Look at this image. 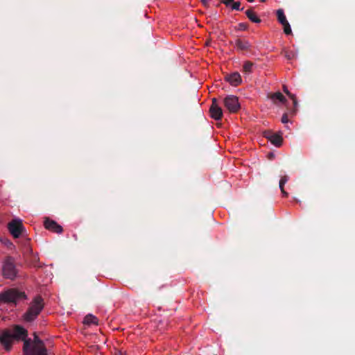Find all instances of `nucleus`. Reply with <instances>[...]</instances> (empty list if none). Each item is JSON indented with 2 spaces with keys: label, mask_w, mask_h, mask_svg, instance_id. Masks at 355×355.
I'll return each instance as SVG.
<instances>
[{
  "label": "nucleus",
  "mask_w": 355,
  "mask_h": 355,
  "mask_svg": "<svg viewBox=\"0 0 355 355\" xmlns=\"http://www.w3.org/2000/svg\"><path fill=\"white\" fill-rule=\"evenodd\" d=\"M27 331L19 325L6 329L0 332V343L7 351L10 350L14 340H24V355H46V349L44 343L35 335L33 340H25Z\"/></svg>",
  "instance_id": "f257e3e1"
},
{
  "label": "nucleus",
  "mask_w": 355,
  "mask_h": 355,
  "mask_svg": "<svg viewBox=\"0 0 355 355\" xmlns=\"http://www.w3.org/2000/svg\"><path fill=\"white\" fill-rule=\"evenodd\" d=\"M44 307L43 300L40 296H37L31 302L28 311L24 315V320L31 322L40 314Z\"/></svg>",
  "instance_id": "f03ea898"
},
{
  "label": "nucleus",
  "mask_w": 355,
  "mask_h": 355,
  "mask_svg": "<svg viewBox=\"0 0 355 355\" xmlns=\"http://www.w3.org/2000/svg\"><path fill=\"white\" fill-rule=\"evenodd\" d=\"M44 307L43 300L40 296H37L31 302L28 311L24 315V320L31 322L40 314Z\"/></svg>",
  "instance_id": "7ed1b4c3"
},
{
  "label": "nucleus",
  "mask_w": 355,
  "mask_h": 355,
  "mask_svg": "<svg viewBox=\"0 0 355 355\" xmlns=\"http://www.w3.org/2000/svg\"><path fill=\"white\" fill-rule=\"evenodd\" d=\"M26 298L24 292L15 288H10L0 293V303H15Z\"/></svg>",
  "instance_id": "20e7f679"
},
{
  "label": "nucleus",
  "mask_w": 355,
  "mask_h": 355,
  "mask_svg": "<svg viewBox=\"0 0 355 355\" xmlns=\"http://www.w3.org/2000/svg\"><path fill=\"white\" fill-rule=\"evenodd\" d=\"M3 275L7 279H13L17 275L14 261L10 257L7 258L3 264Z\"/></svg>",
  "instance_id": "39448f33"
},
{
  "label": "nucleus",
  "mask_w": 355,
  "mask_h": 355,
  "mask_svg": "<svg viewBox=\"0 0 355 355\" xmlns=\"http://www.w3.org/2000/svg\"><path fill=\"white\" fill-rule=\"evenodd\" d=\"M223 105L230 113H235L240 109L239 98L234 95H228L224 98Z\"/></svg>",
  "instance_id": "423d86ee"
},
{
  "label": "nucleus",
  "mask_w": 355,
  "mask_h": 355,
  "mask_svg": "<svg viewBox=\"0 0 355 355\" xmlns=\"http://www.w3.org/2000/svg\"><path fill=\"white\" fill-rule=\"evenodd\" d=\"M10 233L15 238H18L24 230L22 221L20 219H13L8 224Z\"/></svg>",
  "instance_id": "0eeeda50"
},
{
  "label": "nucleus",
  "mask_w": 355,
  "mask_h": 355,
  "mask_svg": "<svg viewBox=\"0 0 355 355\" xmlns=\"http://www.w3.org/2000/svg\"><path fill=\"white\" fill-rule=\"evenodd\" d=\"M210 116L212 119L218 121L222 119L223 110L216 98L212 99V103L209 108Z\"/></svg>",
  "instance_id": "6e6552de"
},
{
  "label": "nucleus",
  "mask_w": 355,
  "mask_h": 355,
  "mask_svg": "<svg viewBox=\"0 0 355 355\" xmlns=\"http://www.w3.org/2000/svg\"><path fill=\"white\" fill-rule=\"evenodd\" d=\"M44 225L46 230L51 232L58 234L62 232V227L55 220L47 218L44 220Z\"/></svg>",
  "instance_id": "1a4fd4ad"
},
{
  "label": "nucleus",
  "mask_w": 355,
  "mask_h": 355,
  "mask_svg": "<svg viewBox=\"0 0 355 355\" xmlns=\"http://www.w3.org/2000/svg\"><path fill=\"white\" fill-rule=\"evenodd\" d=\"M264 136L275 146L279 147L282 145V137L279 135L266 132Z\"/></svg>",
  "instance_id": "9d476101"
},
{
  "label": "nucleus",
  "mask_w": 355,
  "mask_h": 355,
  "mask_svg": "<svg viewBox=\"0 0 355 355\" xmlns=\"http://www.w3.org/2000/svg\"><path fill=\"white\" fill-rule=\"evenodd\" d=\"M226 80L233 86H238L241 83V77L239 73L228 75Z\"/></svg>",
  "instance_id": "9b49d317"
},
{
  "label": "nucleus",
  "mask_w": 355,
  "mask_h": 355,
  "mask_svg": "<svg viewBox=\"0 0 355 355\" xmlns=\"http://www.w3.org/2000/svg\"><path fill=\"white\" fill-rule=\"evenodd\" d=\"M270 98L275 103H284L286 102V98L281 92L271 94Z\"/></svg>",
  "instance_id": "f8f14e48"
},
{
  "label": "nucleus",
  "mask_w": 355,
  "mask_h": 355,
  "mask_svg": "<svg viewBox=\"0 0 355 355\" xmlns=\"http://www.w3.org/2000/svg\"><path fill=\"white\" fill-rule=\"evenodd\" d=\"M288 177L287 175L282 176L279 180V188L281 189L282 196L284 197L288 196V193L284 189V187L285 184L288 182Z\"/></svg>",
  "instance_id": "ddd939ff"
},
{
  "label": "nucleus",
  "mask_w": 355,
  "mask_h": 355,
  "mask_svg": "<svg viewBox=\"0 0 355 355\" xmlns=\"http://www.w3.org/2000/svg\"><path fill=\"white\" fill-rule=\"evenodd\" d=\"M98 318L91 314L86 315L84 318V323L86 324H98Z\"/></svg>",
  "instance_id": "4468645a"
},
{
  "label": "nucleus",
  "mask_w": 355,
  "mask_h": 355,
  "mask_svg": "<svg viewBox=\"0 0 355 355\" xmlns=\"http://www.w3.org/2000/svg\"><path fill=\"white\" fill-rule=\"evenodd\" d=\"M247 17L254 23H259L261 21L257 14L252 10H248L245 12Z\"/></svg>",
  "instance_id": "2eb2a0df"
},
{
  "label": "nucleus",
  "mask_w": 355,
  "mask_h": 355,
  "mask_svg": "<svg viewBox=\"0 0 355 355\" xmlns=\"http://www.w3.org/2000/svg\"><path fill=\"white\" fill-rule=\"evenodd\" d=\"M277 17L279 22L282 25L288 22L283 10L279 9L277 10Z\"/></svg>",
  "instance_id": "dca6fc26"
},
{
  "label": "nucleus",
  "mask_w": 355,
  "mask_h": 355,
  "mask_svg": "<svg viewBox=\"0 0 355 355\" xmlns=\"http://www.w3.org/2000/svg\"><path fill=\"white\" fill-rule=\"evenodd\" d=\"M236 46L237 48L241 50H246L249 48L250 45L248 42L243 41L241 40H237L236 41Z\"/></svg>",
  "instance_id": "f3484780"
},
{
  "label": "nucleus",
  "mask_w": 355,
  "mask_h": 355,
  "mask_svg": "<svg viewBox=\"0 0 355 355\" xmlns=\"http://www.w3.org/2000/svg\"><path fill=\"white\" fill-rule=\"evenodd\" d=\"M283 90L290 97V98L293 101L294 106L296 107L297 105V98H296L295 95L291 94L285 85H284V87H283Z\"/></svg>",
  "instance_id": "a211bd4d"
},
{
  "label": "nucleus",
  "mask_w": 355,
  "mask_h": 355,
  "mask_svg": "<svg viewBox=\"0 0 355 355\" xmlns=\"http://www.w3.org/2000/svg\"><path fill=\"white\" fill-rule=\"evenodd\" d=\"M243 71L245 72H250L252 68V63L250 62H245L243 64Z\"/></svg>",
  "instance_id": "6ab92c4d"
},
{
  "label": "nucleus",
  "mask_w": 355,
  "mask_h": 355,
  "mask_svg": "<svg viewBox=\"0 0 355 355\" xmlns=\"http://www.w3.org/2000/svg\"><path fill=\"white\" fill-rule=\"evenodd\" d=\"M284 55L288 60L294 59L296 56L295 53L293 51H285Z\"/></svg>",
  "instance_id": "aec40b11"
},
{
  "label": "nucleus",
  "mask_w": 355,
  "mask_h": 355,
  "mask_svg": "<svg viewBox=\"0 0 355 355\" xmlns=\"http://www.w3.org/2000/svg\"><path fill=\"white\" fill-rule=\"evenodd\" d=\"M283 27H284V31L285 33V34L286 35H289L291 33V26H290V24L288 22L284 24H282Z\"/></svg>",
  "instance_id": "412c9836"
},
{
  "label": "nucleus",
  "mask_w": 355,
  "mask_h": 355,
  "mask_svg": "<svg viewBox=\"0 0 355 355\" xmlns=\"http://www.w3.org/2000/svg\"><path fill=\"white\" fill-rule=\"evenodd\" d=\"M240 6H241V3H240L239 1H234V3H232V10H240Z\"/></svg>",
  "instance_id": "4be33fe9"
},
{
  "label": "nucleus",
  "mask_w": 355,
  "mask_h": 355,
  "mask_svg": "<svg viewBox=\"0 0 355 355\" xmlns=\"http://www.w3.org/2000/svg\"><path fill=\"white\" fill-rule=\"evenodd\" d=\"M234 0H222L221 2L223 3H224L226 6L227 7H231L232 6V3H234Z\"/></svg>",
  "instance_id": "5701e85b"
},
{
  "label": "nucleus",
  "mask_w": 355,
  "mask_h": 355,
  "mask_svg": "<svg viewBox=\"0 0 355 355\" xmlns=\"http://www.w3.org/2000/svg\"><path fill=\"white\" fill-rule=\"evenodd\" d=\"M282 122L283 123H287L288 122V116L286 114H284L282 117Z\"/></svg>",
  "instance_id": "b1692460"
},
{
  "label": "nucleus",
  "mask_w": 355,
  "mask_h": 355,
  "mask_svg": "<svg viewBox=\"0 0 355 355\" xmlns=\"http://www.w3.org/2000/svg\"><path fill=\"white\" fill-rule=\"evenodd\" d=\"M201 1L204 6H207L208 5L207 0H201Z\"/></svg>",
  "instance_id": "393cba45"
},
{
  "label": "nucleus",
  "mask_w": 355,
  "mask_h": 355,
  "mask_svg": "<svg viewBox=\"0 0 355 355\" xmlns=\"http://www.w3.org/2000/svg\"><path fill=\"white\" fill-rule=\"evenodd\" d=\"M248 2H253L254 0H247Z\"/></svg>",
  "instance_id": "a878e982"
}]
</instances>
